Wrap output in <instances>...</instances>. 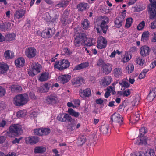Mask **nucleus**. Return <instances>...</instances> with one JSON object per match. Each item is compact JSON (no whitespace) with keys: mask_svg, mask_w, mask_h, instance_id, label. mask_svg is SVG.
<instances>
[{"mask_svg":"<svg viewBox=\"0 0 156 156\" xmlns=\"http://www.w3.org/2000/svg\"><path fill=\"white\" fill-rule=\"evenodd\" d=\"M92 39L87 38L86 34L84 33H78L76 37H75L74 43L75 46L79 47L81 44H84L85 45L90 47L93 45L92 43Z\"/></svg>","mask_w":156,"mask_h":156,"instance_id":"obj_1","label":"nucleus"},{"mask_svg":"<svg viewBox=\"0 0 156 156\" xmlns=\"http://www.w3.org/2000/svg\"><path fill=\"white\" fill-rule=\"evenodd\" d=\"M14 104L16 106H23L29 101L28 95L26 93L17 95L14 98Z\"/></svg>","mask_w":156,"mask_h":156,"instance_id":"obj_2","label":"nucleus"},{"mask_svg":"<svg viewBox=\"0 0 156 156\" xmlns=\"http://www.w3.org/2000/svg\"><path fill=\"white\" fill-rule=\"evenodd\" d=\"M111 119L114 127L119 128L123 123L122 117L119 113H114L111 116Z\"/></svg>","mask_w":156,"mask_h":156,"instance_id":"obj_3","label":"nucleus"},{"mask_svg":"<svg viewBox=\"0 0 156 156\" xmlns=\"http://www.w3.org/2000/svg\"><path fill=\"white\" fill-rule=\"evenodd\" d=\"M151 4L148 5V11L151 19L156 18V0H149Z\"/></svg>","mask_w":156,"mask_h":156,"instance_id":"obj_4","label":"nucleus"},{"mask_svg":"<svg viewBox=\"0 0 156 156\" xmlns=\"http://www.w3.org/2000/svg\"><path fill=\"white\" fill-rule=\"evenodd\" d=\"M147 132V129L145 127H143L141 128L140 129V133L139 136L140 138H139L138 140H137L136 142V144L138 145H142L143 144L146 145L147 144V138L145 136H144V135Z\"/></svg>","mask_w":156,"mask_h":156,"instance_id":"obj_5","label":"nucleus"},{"mask_svg":"<svg viewBox=\"0 0 156 156\" xmlns=\"http://www.w3.org/2000/svg\"><path fill=\"white\" fill-rule=\"evenodd\" d=\"M21 130V126L19 124H12L9 127V132L11 134V136L12 137L18 135Z\"/></svg>","mask_w":156,"mask_h":156,"instance_id":"obj_6","label":"nucleus"},{"mask_svg":"<svg viewBox=\"0 0 156 156\" xmlns=\"http://www.w3.org/2000/svg\"><path fill=\"white\" fill-rule=\"evenodd\" d=\"M37 51L35 48L30 47L26 49L25 51L26 56L28 58H31L35 56Z\"/></svg>","mask_w":156,"mask_h":156,"instance_id":"obj_7","label":"nucleus"},{"mask_svg":"<svg viewBox=\"0 0 156 156\" xmlns=\"http://www.w3.org/2000/svg\"><path fill=\"white\" fill-rule=\"evenodd\" d=\"M49 133V129L47 128H40L36 129L34 130V134L39 136L46 135Z\"/></svg>","mask_w":156,"mask_h":156,"instance_id":"obj_8","label":"nucleus"},{"mask_svg":"<svg viewBox=\"0 0 156 156\" xmlns=\"http://www.w3.org/2000/svg\"><path fill=\"white\" fill-rule=\"evenodd\" d=\"M151 51L150 48L147 45L141 47L140 50V53L142 57H144L149 55Z\"/></svg>","mask_w":156,"mask_h":156,"instance_id":"obj_9","label":"nucleus"},{"mask_svg":"<svg viewBox=\"0 0 156 156\" xmlns=\"http://www.w3.org/2000/svg\"><path fill=\"white\" fill-rule=\"evenodd\" d=\"M26 13V10L20 9L16 11L14 13L13 17L14 20L16 22L17 20H20Z\"/></svg>","mask_w":156,"mask_h":156,"instance_id":"obj_10","label":"nucleus"},{"mask_svg":"<svg viewBox=\"0 0 156 156\" xmlns=\"http://www.w3.org/2000/svg\"><path fill=\"white\" fill-rule=\"evenodd\" d=\"M39 140V138L37 136H31L25 138V140L27 144H34L37 143Z\"/></svg>","mask_w":156,"mask_h":156,"instance_id":"obj_11","label":"nucleus"},{"mask_svg":"<svg viewBox=\"0 0 156 156\" xmlns=\"http://www.w3.org/2000/svg\"><path fill=\"white\" fill-rule=\"evenodd\" d=\"M60 66L56 67V68L60 70H62L67 69L70 66V62L67 60L64 59L60 60Z\"/></svg>","mask_w":156,"mask_h":156,"instance_id":"obj_12","label":"nucleus"},{"mask_svg":"<svg viewBox=\"0 0 156 156\" xmlns=\"http://www.w3.org/2000/svg\"><path fill=\"white\" fill-rule=\"evenodd\" d=\"M79 92L80 96L82 98L89 97L91 95V90L89 88H87L84 90L81 89Z\"/></svg>","mask_w":156,"mask_h":156,"instance_id":"obj_13","label":"nucleus"},{"mask_svg":"<svg viewBox=\"0 0 156 156\" xmlns=\"http://www.w3.org/2000/svg\"><path fill=\"white\" fill-rule=\"evenodd\" d=\"M71 76L69 74H65L60 76L58 79L61 83L64 84L68 82L70 79Z\"/></svg>","mask_w":156,"mask_h":156,"instance_id":"obj_14","label":"nucleus"},{"mask_svg":"<svg viewBox=\"0 0 156 156\" xmlns=\"http://www.w3.org/2000/svg\"><path fill=\"white\" fill-rule=\"evenodd\" d=\"M112 66L109 64H105L102 67V70L103 73L105 74H108L111 73L112 68Z\"/></svg>","mask_w":156,"mask_h":156,"instance_id":"obj_15","label":"nucleus"},{"mask_svg":"<svg viewBox=\"0 0 156 156\" xmlns=\"http://www.w3.org/2000/svg\"><path fill=\"white\" fill-rule=\"evenodd\" d=\"M25 63V60L23 57L18 58L15 61V65L17 67H23Z\"/></svg>","mask_w":156,"mask_h":156,"instance_id":"obj_16","label":"nucleus"},{"mask_svg":"<svg viewBox=\"0 0 156 156\" xmlns=\"http://www.w3.org/2000/svg\"><path fill=\"white\" fill-rule=\"evenodd\" d=\"M69 115L67 114H60L57 118L58 120L63 122H68V120Z\"/></svg>","mask_w":156,"mask_h":156,"instance_id":"obj_17","label":"nucleus"},{"mask_svg":"<svg viewBox=\"0 0 156 156\" xmlns=\"http://www.w3.org/2000/svg\"><path fill=\"white\" fill-rule=\"evenodd\" d=\"M9 66L6 63L0 62V73L4 74L9 69Z\"/></svg>","mask_w":156,"mask_h":156,"instance_id":"obj_18","label":"nucleus"},{"mask_svg":"<svg viewBox=\"0 0 156 156\" xmlns=\"http://www.w3.org/2000/svg\"><path fill=\"white\" fill-rule=\"evenodd\" d=\"M77 8L79 11L82 12L88 9L89 8V6L87 3L83 2L78 4Z\"/></svg>","mask_w":156,"mask_h":156,"instance_id":"obj_19","label":"nucleus"},{"mask_svg":"<svg viewBox=\"0 0 156 156\" xmlns=\"http://www.w3.org/2000/svg\"><path fill=\"white\" fill-rule=\"evenodd\" d=\"M86 140V137L85 135L80 136L78 138L77 144L78 146L82 145L85 142Z\"/></svg>","mask_w":156,"mask_h":156,"instance_id":"obj_20","label":"nucleus"},{"mask_svg":"<svg viewBox=\"0 0 156 156\" xmlns=\"http://www.w3.org/2000/svg\"><path fill=\"white\" fill-rule=\"evenodd\" d=\"M10 25L6 22L1 23L0 24V29L2 31L8 30L10 29Z\"/></svg>","mask_w":156,"mask_h":156,"instance_id":"obj_21","label":"nucleus"},{"mask_svg":"<svg viewBox=\"0 0 156 156\" xmlns=\"http://www.w3.org/2000/svg\"><path fill=\"white\" fill-rule=\"evenodd\" d=\"M83 79L82 77H78L75 78L74 81L72 82L73 84H75L77 87L80 86L83 83Z\"/></svg>","mask_w":156,"mask_h":156,"instance_id":"obj_22","label":"nucleus"},{"mask_svg":"<svg viewBox=\"0 0 156 156\" xmlns=\"http://www.w3.org/2000/svg\"><path fill=\"white\" fill-rule=\"evenodd\" d=\"M46 148L42 146H37L34 149V152L35 153H43L45 152Z\"/></svg>","mask_w":156,"mask_h":156,"instance_id":"obj_23","label":"nucleus"},{"mask_svg":"<svg viewBox=\"0 0 156 156\" xmlns=\"http://www.w3.org/2000/svg\"><path fill=\"white\" fill-rule=\"evenodd\" d=\"M4 56L6 59H10L13 57L14 53L13 51L7 50L4 52Z\"/></svg>","mask_w":156,"mask_h":156,"instance_id":"obj_24","label":"nucleus"},{"mask_svg":"<svg viewBox=\"0 0 156 156\" xmlns=\"http://www.w3.org/2000/svg\"><path fill=\"white\" fill-rule=\"evenodd\" d=\"M123 19L122 20L121 17H117L115 20V26L117 28H120L122 24V22Z\"/></svg>","mask_w":156,"mask_h":156,"instance_id":"obj_25","label":"nucleus"},{"mask_svg":"<svg viewBox=\"0 0 156 156\" xmlns=\"http://www.w3.org/2000/svg\"><path fill=\"white\" fill-rule=\"evenodd\" d=\"M106 22L105 21L103 20L101 23L100 27L101 28L103 32L105 34H106L107 32V30L108 29V27L106 25Z\"/></svg>","mask_w":156,"mask_h":156,"instance_id":"obj_26","label":"nucleus"},{"mask_svg":"<svg viewBox=\"0 0 156 156\" xmlns=\"http://www.w3.org/2000/svg\"><path fill=\"white\" fill-rule=\"evenodd\" d=\"M41 67V65L39 64L34 63L31 66V68L33 70L37 73L40 72V68Z\"/></svg>","mask_w":156,"mask_h":156,"instance_id":"obj_27","label":"nucleus"},{"mask_svg":"<svg viewBox=\"0 0 156 156\" xmlns=\"http://www.w3.org/2000/svg\"><path fill=\"white\" fill-rule=\"evenodd\" d=\"M69 2L68 0H63L55 5V7L58 8L65 7L69 4Z\"/></svg>","mask_w":156,"mask_h":156,"instance_id":"obj_28","label":"nucleus"},{"mask_svg":"<svg viewBox=\"0 0 156 156\" xmlns=\"http://www.w3.org/2000/svg\"><path fill=\"white\" fill-rule=\"evenodd\" d=\"M49 77V73L45 72L42 73L39 78V80L41 82L46 81Z\"/></svg>","mask_w":156,"mask_h":156,"instance_id":"obj_29","label":"nucleus"},{"mask_svg":"<svg viewBox=\"0 0 156 156\" xmlns=\"http://www.w3.org/2000/svg\"><path fill=\"white\" fill-rule=\"evenodd\" d=\"M11 90L12 92H19L22 90L21 87L18 85H12L11 86Z\"/></svg>","mask_w":156,"mask_h":156,"instance_id":"obj_30","label":"nucleus"},{"mask_svg":"<svg viewBox=\"0 0 156 156\" xmlns=\"http://www.w3.org/2000/svg\"><path fill=\"white\" fill-rule=\"evenodd\" d=\"M111 77L109 76L105 77L103 80V84L105 86L108 85L111 83Z\"/></svg>","mask_w":156,"mask_h":156,"instance_id":"obj_31","label":"nucleus"},{"mask_svg":"<svg viewBox=\"0 0 156 156\" xmlns=\"http://www.w3.org/2000/svg\"><path fill=\"white\" fill-rule=\"evenodd\" d=\"M16 35L14 33L9 34L5 36V40L6 41H11L14 40L15 38Z\"/></svg>","mask_w":156,"mask_h":156,"instance_id":"obj_32","label":"nucleus"},{"mask_svg":"<svg viewBox=\"0 0 156 156\" xmlns=\"http://www.w3.org/2000/svg\"><path fill=\"white\" fill-rule=\"evenodd\" d=\"M49 90V84L48 83H46L41 86L39 89V91L41 92H46Z\"/></svg>","mask_w":156,"mask_h":156,"instance_id":"obj_33","label":"nucleus"},{"mask_svg":"<svg viewBox=\"0 0 156 156\" xmlns=\"http://www.w3.org/2000/svg\"><path fill=\"white\" fill-rule=\"evenodd\" d=\"M58 102V98L52 95L49 96V104L54 105Z\"/></svg>","mask_w":156,"mask_h":156,"instance_id":"obj_34","label":"nucleus"},{"mask_svg":"<svg viewBox=\"0 0 156 156\" xmlns=\"http://www.w3.org/2000/svg\"><path fill=\"white\" fill-rule=\"evenodd\" d=\"M149 32L148 31L144 32L142 34L141 41L144 42L147 41L149 39Z\"/></svg>","mask_w":156,"mask_h":156,"instance_id":"obj_35","label":"nucleus"},{"mask_svg":"<svg viewBox=\"0 0 156 156\" xmlns=\"http://www.w3.org/2000/svg\"><path fill=\"white\" fill-rule=\"evenodd\" d=\"M87 66V64L86 63H81L76 66L73 69V70H80L86 68Z\"/></svg>","mask_w":156,"mask_h":156,"instance_id":"obj_36","label":"nucleus"},{"mask_svg":"<svg viewBox=\"0 0 156 156\" xmlns=\"http://www.w3.org/2000/svg\"><path fill=\"white\" fill-rule=\"evenodd\" d=\"M82 27L84 29H87L90 27V22L87 19H85L81 23Z\"/></svg>","mask_w":156,"mask_h":156,"instance_id":"obj_37","label":"nucleus"},{"mask_svg":"<svg viewBox=\"0 0 156 156\" xmlns=\"http://www.w3.org/2000/svg\"><path fill=\"white\" fill-rule=\"evenodd\" d=\"M114 74L115 76L118 78L119 76H121L122 72L121 69L119 68H116L114 69Z\"/></svg>","mask_w":156,"mask_h":156,"instance_id":"obj_38","label":"nucleus"},{"mask_svg":"<svg viewBox=\"0 0 156 156\" xmlns=\"http://www.w3.org/2000/svg\"><path fill=\"white\" fill-rule=\"evenodd\" d=\"M68 112L70 115L75 117H77L80 114L79 112L75 111L72 108L69 109Z\"/></svg>","mask_w":156,"mask_h":156,"instance_id":"obj_39","label":"nucleus"},{"mask_svg":"<svg viewBox=\"0 0 156 156\" xmlns=\"http://www.w3.org/2000/svg\"><path fill=\"white\" fill-rule=\"evenodd\" d=\"M72 53V51L68 48H63L62 50L61 53L63 55H69Z\"/></svg>","mask_w":156,"mask_h":156,"instance_id":"obj_40","label":"nucleus"},{"mask_svg":"<svg viewBox=\"0 0 156 156\" xmlns=\"http://www.w3.org/2000/svg\"><path fill=\"white\" fill-rule=\"evenodd\" d=\"M68 122H70L72 124H73V125L72 126H69V127L68 128V129H70V130H72L74 129V125L76 123V122L75 119H72L71 116H69V118L68 120Z\"/></svg>","mask_w":156,"mask_h":156,"instance_id":"obj_41","label":"nucleus"},{"mask_svg":"<svg viewBox=\"0 0 156 156\" xmlns=\"http://www.w3.org/2000/svg\"><path fill=\"white\" fill-rule=\"evenodd\" d=\"M134 67L132 64H129L126 68V72L128 73H130L132 72L133 71Z\"/></svg>","mask_w":156,"mask_h":156,"instance_id":"obj_42","label":"nucleus"},{"mask_svg":"<svg viewBox=\"0 0 156 156\" xmlns=\"http://www.w3.org/2000/svg\"><path fill=\"white\" fill-rule=\"evenodd\" d=\"M41 37L43 38H47L49 36V28L47 27L41 33Z\"/></svg>","mask_w":156,"mask_h":156,"instance_id":"obj_43","label":"nucleus"},{"mask_svg":"<svg viewBox=\"0 0 156 156\" xmlns=\"http://www.w3.org/2000/svg\"><path fill=\"white\" fill-rule=\"evenodd\" d=\"M70 11L69 10H68L67 9L65 10L63 14V16L64 17L63 20H62V22L63 21V23H65L66 22V19L65 18H68V16L69 15V13Z\"/></svg>","mask_w":156,"mask_h":156,"instance_id":"obj_44","label":"nucleus"},{"mask_svg":"<svg viewBox=\"0 0 156 156\" xmlns=\"http://www.w3.org/2000/svg\"><path fill=\"white\" fill-rule=\"evenodd\" d=\"M154 150L152 149L147 150L144 153L145 156H154Z\"/></svg>","mask_w":156,"mask_h":156,"instance_id":"obj_45","label":"nucleus"},{"mask_svg":"<svg viewBox=\"0 0 156 156\" xmlns=\"http://www.w3.org/2000/svg\"><path fill=\"white\" fill-rule=\"evenodd\" d=\"M100 130L104 134H107L108 131V127L106 126H102L100 128Z\"/></svg>","mask_w":156,"mask_h":156,"instance_id":"obj_46","label":"nucleus"},{"mask_svg":"<svg viewBox=\"0 0 156 156\" xmlns=\"http://www.w3.org/2000/svg\"><path fill=\"white\" fill-rule=\"evenodd\" d=\"M133 19L131 18H127L126 20L125 26L126 27L129 28L130 27L132 24Z\"/></svg>","mask_w":156,"mask_h":156,"instance_id":"obj_47","label":"nucleus"},{"mask_svg":"<svg viewBox=\"0 0 156 156\" xmlns=\"http://www.w3.org/2000/svg\"><path fill=\"white\" fill-rule=\"evenodd\" d=\"M51 16H50V20L52 22H55L56 21V20H57L58 17H59V15L58 14V13L56 12H55V14L54 15V17H53V16L52 14H51Z\"/></svg>","mask_w":156,"mask_h":156,"instance_id":"obj_48","label":"nucleus"},{"mask_svg":"<svg viewBox=\"0 0 156 156\" xmlns=\"http://www.w3.org/2000/svg\"><path fill=\"white\" fill-rule=\"evenodd\" d=\"M123 85L122 86V87L121 88V90H124L125 88V87H126V88H128L130 86V84L128 82L125 81L124 80H123Z\"/></svg>","mask_w":156,"mask_h":156,"instance_id":"obj_49","label":"nucleus"},{"mask_svg":"<svg viewBox=\"0 0 156 156\" xmlns=\"http://www.w3.org/2000/svg\"><path fill=\"white\" fill-rule=\"evenodd\" d=\"M145 22L144 21H143L140 22L137 26V29L139 30H142L145 26Z\"/></svg>","mask_w":156,"mask_h":156,"instance_id":"obj_50","label":"nucleus"},{"mask_svg":"<svg viewBox=\"0 0 156 156\" xmlns=\"http://www.w3.org/2000/svg\"><path fill=\"white\" fill-rule=\"evenodd\" d=\"M153 95L152 98H154L156 96V88H154L151 90L149 93V96Z\"/></svg>","mask_w":156,"mask_h":156,"instance_id":"obj_51","label":"nucleus"},{"mask_svg":"<svg viewBox=\"0 0 156 156\" xmlns=\"http://www.w3.org/2000/svg\"><path fill=\"white\" fill-rule=\"evenodd\" d=\"M97 65L98 66H101L102 67L105 64L104 60L102 58H100L97 62Z\"/></svg>","mask_w":156,"mask_h":156,"instance_id":"obj_52","label":"nucleus"},{"mask_svg":"<svg viewBox=\"0 0 156 156\" xmlns=\"http://www.w3.org/2000/svg\"><path fill=\"white\" fill-rule=\"evenodd\" d=\"M6 93V90L4 88L0 86V96H4Z\"/></svg>","mask_w":156,"mask_h":156,"instance_id":"obj_53","label":"nucleus"},{"mask_svg":"<svg viewBox=\"0 0 156 156\" xmlns=\"http://www.w3.org/2000/svg\"><path fill=\"white\" fill-rule=\"evenodd\" d=\"M144 57H139L138 58L137 60V63L141 65H142L144 64V60H143V58Z\"/></svg>","mask_w":156,"mask_h":156,"instance_id":"obj_54","label":"nucleus"},{"mask_svg":"<svg viewBox=\"0 0 156 156\" xmlns=\"http://www.w3.org/2000/svg\"><path fill=\"white\" fill-rule=\"evenodd\" d=\"M28 73L30 76L32 77L34 76L36 74H37L33 70V69H29L28 71Z\"/></svg>","mask_w":156,"mask_h":156,"instance_id":"obj_55","label":"nucleus"},{"mask_svg":"<svg viewBox=\"0 0 156 156\" xmlns=\"http://www.w3.org/2000/svg\"><path fill=\"white\" fill-rule=\"evenodd\" d=\"M55 32V29L53 27L52 28H49V37H51Z\"/></svg>","mask_w":156,"mask_h":156,"instance_id":"obj_56","label":"nucleus"},{"mask_svg":"<svg viewBox=\"0 0 156 156\" xmlns=\"http://www.w3.org/2000/svg\"><path fill=\"white\" fill-rule=\"evenodd\" d=\"M130 91L129 90L127 89L123 92V96L127 97L130 95Z\"/></svg>","mask_w":156,"mask_h":156,"instance_id":"obj_57","label":"nucleus"},{"mask_svg":"<svg viewBox=\"0 0 156 156\" xmlns=\"http://www.w3.org/2000/svg\"><path fill=\"white\" fill-rule=\"evenodd\" d=\"M17 115L18 117H22L24 116L23 111L20 110L17 112Z\"/></svg>","mask_w":156,"mask_h":156,"instance_id":"obj_58","label":"nucleus"},{"mask_svg":"<svg viewBox=\"0 0 156 156\" xmlns=\"http://www.w3.org/2000/svg\"><path fill=\"white\" fill-rule=\"evenodd\" d=\"M126 57H124L123 59V61L124 62H128L130 59L128 56V53L125 54Z\"/></svg>","mask_w":156,"mask_h":156,"instance_id":"obj_59","label":"nucleus"},{"mask_svg":"<svg viewBox=\"0 0 156 156\" xmlns=\"http://www.w3.org/2000/svg\"><path fill=\"white\" fill-rule=\"evenodd\" d=\"M22 137H20L18 139L16 138L14 140L12 141V142L13 144L19 143L20 140L22 139Z\"/></svg>","mask_w":156,"mask_h":156,"instance_id":"obj_60","label":"nucleus"},{"mask_svg":"<svg viewBox=\"0 0 156 156\" xmlns=\"http://www.w3.org/2000/svg\"><path fill=\"white\" fill-rule=\"evenodd\" d=\"M104 101L101 98L97 99L95 102L98 104L101 105L104 102Z\"/></svg>","mask_w":156,"mask_h":156,"instance_id":"obj_61","label":"nucleus"},{"mask_svg":"<svg viewBox=\"0 0 156 156\" xmlns=\"http://www.w3.org/2000/svg\"><path fill=\"white\" fill-rule=\"evenodd\" d=\"M98 48L100 49L105 48V45L102 44L101 43H97V45Z\"/></svg>","mask_w":156,"mask_h":156,"instance_id":"obj_62","label":"nucleus"},{"mask_svg":"<svg viewBox=\"0 0 156 156\" xmlns=\"http://www.w3.org/2000/svg\"><path fill=\"white\" fill-rule=\"evenodd\" d=\"M6 122L5 120H3L0 122V127H4L6 124Z\"/></svg>","mask_w":156,"mask_h":156,"instance_id":"obj_63","label":"nucleus"},{"mask_svg":"<svg viewBox=\"0 0 156 156\" xmlns=\"http://www.w3.org/2000/svg\"><path fill=\"white\" fill-rule=\"evenodd\" d=\"M152 41L153 42H156V32L154 33V35L152 38Z\"/></svg>","mask_w":156,"mask_h":156,"instance_id":"obj_64","label":"nucleus"}]
</instances>
